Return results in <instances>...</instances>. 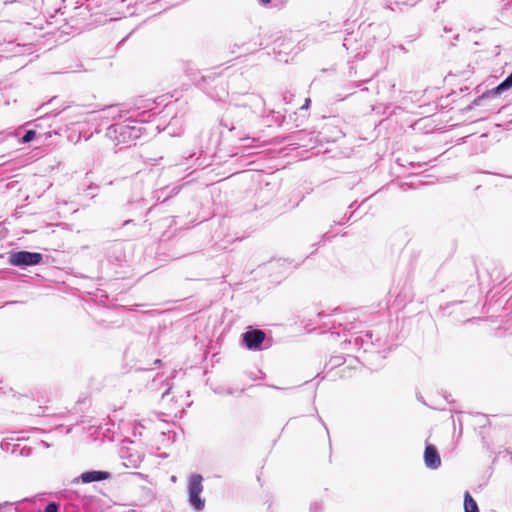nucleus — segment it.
<instances>
[{"label":"nucleus","instance_id":"1","mask_svg":"<svg viewBox=\"0 0 512 512\" xmlns=\"http://www.w3.org/2000/svg\"><path fill=\"white\" fill-rule=\"evenodd\" d=\"M221 137L223 138L225 144L231 146L235 151H232L231 156L237 155H251L255 152L253 149L255 148L250 143L254 141V139L250 136L251 131L249 128L239 127H221Z\"/></svg>","mask_w":512,"mask_h":512},{"label":"nucleus","instance_id":"2","mask_svg":"<svg viewBox=\"0 0 512 512\" xmlns=\"http://www.w3.org/2000/svg\"><path fill=\"white\" fill-rule=\"evenodd\" d=\"M146 131V128L138 125V121L128 118L124 122H116L106 129V137L115 143L129 144L139 139Z\"/></svg>","mask_w":512,"mask_h":512},{"label":"nucleus","instance_id":"3","mask_svg":"<svg viewBox=\"0 0 512 512\" xmlns=\"http://www.w3.org/2000/svg\"><path fill=\"white\" fill-rule=\"evenodd\" d=\"M7 263L22 270L29 267L42 265L45 263L44 259L47 257L40 252H32L28 250L12 249L7 252Z\"/></svg>","mask_w":512,"mask_h":512},{"label":"nucleus","instance_id":"4","mask_svg":"<svg viewBox=\"0 0 512 512\" xmlns=\"http://www.w3.org/2000/svg\"><path fill=\"white\" fill-rule=\"evenodd\" d=\"M254 116V112L245 106L229 107L220 120V127H239L251 128L250 121Z\"/></svg>","mask_w":512,"mask_h":512},{"label":"nucleus","instance_id":"5","mask_svg":"<svg viewBox=\"0 0 512 512\" xmlns=\"http://www.w3.org/2000/svg\"><path fill=\"white\" fill-rule=\"evenodd\" d=\"M241 345L249 351H262L271 346L265 331L256 326H247L240 336Z\"/></svg>","mask_w":512,"mask_h":512},{"label":"nucleus","instance_id":"6","mask_svg":"<svg viewBox=\"0 0 512 512\" xmlns=\"http://www.w3.org/2000/svg\"><path fill=\"white\" fill-rule=\"evenodd\" d=\"M203 480V476L199 473H192L188 477V503L195 512H201L205 508V499L201 497V493L203 492Z\"/></svg>","mask_w":512,"mask_h":512},{"label":"nucleus","instance_id":"7","mask_svg":"<svg viewBox=\"0 0 512 512\" xmlns=\"http://www.w3.org/2000/svg\"><path fill=\"white\" fill-rule=\"evenodd\" d=\"M219 128L202 131L199 136L201 154L215 156L219 146L225 144Z\"/></svg>","mask_w":512,"mask_h":512},{"label":"nucleus","instance_id":"8","mask_svg":"<svg viewBox=\"0 0 512 512\" xmlns=\"http://www.w3.org/2000/svg\"><path fill=\"white\" fill-rule=\"evenodd\" d=\"M112 478V473L106 470H86L73 480L74 483L89 484L93 482H101Z\"/></svg>","mask_w":512,"mask_h":512},{"label":"nucleus","instance_id":"9","mask_svg":"<svg viewBox=\"0 0 512 512\" xmlns=\"http://www.w3.org/2000/svg\"><path fill=\"white\" fill-rule=\"evenodd\" d=\"M148 201L140 196L136 198H131L127 201V203L124 205V209L127 213L136 216L141 215L145 209H147ZM151 208H148V211H150Z\"/></svg>","mask_w":512,"mask_h":512},{"label":"nucleus","instance_id":"10","mask_svg":"<svg viewBox=\"0 0 512 512\" xmlns=\"http://www.w3.org/2000/svg\"><path fill=\"white\" fill-rule=\"evenodd\" d=\"M424 462L425 465L430 469H437L441 466V458L437 448L434 445H426L424 451Z\"/></svg>","mask_w":512,"mask_h":512},{"label":"nucleus","instance_id":"11","mask_svg":"<svg viewBox=\"0 0 512 512\" xmlns=\"http://www.w3.org/2000/svg\"><path fill=\"white\" fill-rule=\"evenodd\" d=\"M218 75L215 73H210L208 75H203L201 78L196 82V87L204 91L206 94H208L210 97H214L212 92L210 91L211 85L213 82H215L218 79Z\"/></svg>","mask_w":512,"mask_h":512},{"label":"nucleus","instance_id":"12","mask_svg":"<svg viewBox=\"0 0 512 512\" xmlns=\"http://www.w3.org/2000/svg\"><path fill=\"white\" fill-rule=\"evenodd\" d=\"M286 44L280 38L274 41L273 54L275 59L280 63H288V52L285 50Z\"/></svg>","mask_w":512,"mask_h":512},{"label":"nucleus","instance_id":"13","mask_svg":"<svg viewBox=\"0 0 512 512\" xmlns=\"http://www.w3.org/2000/svg\"><path fill=\"white\" fill-rule=\"evenodd\" d=\"M285 120V115L279 111L271 110L267 116H265V124L267 126L281 125Z\"/></svg>","mask_w":512,"mask_h":512},{"label":"nucleus","instance_id":"14","mask_svg":"<svg viewBox=\"0 0 512 512\" xmlns=\"http://www.w3.org/2000/svg\"><path fill=\"white\" fill-rule=\"evenodd\" d=\"M28 501L23 499L22 501H5L0 503V512H22L21 504Z\"/></svg>","mask_w":512,"mask_h":512},{"label":"nucleus","instance_id":"15","mask_svg":"<svg viewBox=\"0 0 512 512\" xmlns=\"http://www.w3.org/2000/svg\"><path fill=\"white\" fill-rule=\"evenodd\" d=\"M464 510L465 512H479L476 501L468 491L464 494Z\"/></svg>","mask_w":512,"mask_h":512},{"label":"nucleus","instance_id":"16","mask_svg":"<svg viewBox=\"0 0 512 512\" xmlns=\"http://www.w3.org/2000/svg\"><path fill=\"white\" fill-rule=\"evenodd\" d=\"M262 7L281 9L286 5L287 0H257Z\"/></svg>","mask_w":512,"mask_h":512},{"label":"nucleus","instance_id":"17","mask_svg":"<svg viewBox=\"0 0 512 512\" xmlns=\"http://www.w3.org/2000/svg\"><path fill=\"white\" fill-rule=\"evenodd\" d=\"M38 136V132L35 128L26 129L20 136L19 140L21 143H30L34 141Z\"/></svg>","mask_w":512,"mask_h":512},{"label":"nucleus","instance_id":"18","mask_svg":"<svg viewBox=\"0 0 512 512\" xmlns=\"http://www.w3.org/2000/svg\"><path fill=\"white\" fill-rule=\"evenodd\" d=\"M512 87V73L497 87L492 90L493 94H501L503 91Z\"/></svg>","mask_w":512,"mask_h":512},{"label":"nucleus","instance_id":"19","mask_svg":"<svg viewBox=\"0 0 512 512\" xmlns=\"http://www.w3.org/2000/svg\"><path fill=\"white\" fill-rule=\"evenodd\" d=\"M60 505L55 501H50L46 504L44 510H38L37 512H59Z\"/></svg>","mask_w":512,"mask_h":512},{"label":"nucleus","instance_id":"20","mask_svg":"<svg viewBox=\"0 0 512 512\" xmlns=\"http://www.w3.org/2000/svg\"><path fill=\"white\" fill-rule=\"evenodd\" d=\"M94 6H98L97 0H86V8L91 11Z\"/></svg>","mask_w":512,"mask_h":512},{"label":"nucleus","instance_id":"21","mask_svg":"<svg viewBox=\"0 0 512 512\" xmlns=\"http://www.w3.org/2000/svg\"><path fill=\"white\" fill-rule=\"evenodd\" d=\"M171 389H172V384H168V387L166 388V390L162 393V399H164L167 395L170 394L171 392Z\"/></svg>","mask_w":512,"mask_h":512},{"label":"nucleus","instance_id":"22","mask_svg":"<svg viewBox=\"0 0 512 512\" xmlns=\"http://www.w3.org/2000/svg\"><path fill=\"white\" fill-rule=\"evenodd\" d=\"M133 222H134V220H133V219H127V220H125V221L123 222L122 226H127V225H129V224H131V223H133Z\"/></svg>","mask_w":512,"mask_h":512},{"label":"nucleus","instance_id":"23","mask_svg":"<svg viewBox=\"0 0 512 512\" xmlns=\"http://www.w3.org/2000/svg\"><path fill=\"white\" fill-rule=\"evenodd\" d=\"M162 363V360L161 359H155L154 360V364L155 365H160Z\"/></svg>","mask_w":512,"mask_h":512},{"label":"nucleus","instance_id":"24","mask_svg":"<svg viewBox=\"0 0 512 512\" xmlns=\"http://www.w3.org/2000/svg\"><path fill=\"white\" fill-rule=\"evenodd\" d=\"M265 386L270 387V388H274V389H281V388H280V387H278V386L269 385V384H266Z\"/></svg>","mask_w":512,"mask_h":512},{"label":"nucleus","instance_id":"25","mask_svg":"<svg viewBox=\"0 0 512 512\" xmlns=\"http://www.w3.org/2000/svg\"><path fill=\"white\" fill-rule=\"evenodd\" d=\"M17 303L16 301H10V302H7L6 305H9V304H15Z\"/></svg>","mask_w":512,"mask_h":512},{"label":"nucleus","instance_id":"26","mask_svg":"<svg viewBox=\"0 0 512 512\" xmlns=\"http://www.w3.org/2000/svg\"><path fill=\"white\" fill-rule=\"evenodd\" d=\"M258 100L262 105L264 104V100L262 98H259Z\"/></svg>","mask_w":512,"mask_h":512},{"label":"nucleus","instance_id":"27","mask_svg":"<svg viewBox=\"0 0 512 512\" xmlns=\"http://www.w3.org/2000/svg\"><path fill=\"white\" fill-rule=\"evenodd\" d=\"M309 102H310V99H306V105L304 107H307Z\"/></svg>","mask_w":512,"mask_h":512},{"label":"nucleus","instance_id":"28","mask_svg":"<svg viewBox=\"0 0 512 512\" xmlns=\"http://www.w3.org/2000/svg\"><path fill=\"white\" fill-rule=\"evenodd\" d=\"M171 480H172V481H175V480H176V477H175V476H172V477H171Z\"/></svg>","mask_w":512,"mask_h":512}]
</instances>
